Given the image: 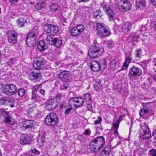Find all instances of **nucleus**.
<instances>
[{
    "label": "nucleus",
    "mask_w": 156,
    "mask_h": 156,
    "mask_svg": "<svg viewBox=\"0 0 156 156\" xmlns=\"http://www.w3.org/2000/svg\"><path fill=\"white\" fill-rule=\"evenodd\" d=\"M34 124V121L32 120H27L23 121L22 123L23 127L26 129L31 127Z\"/></svg>",
    "instance_id": "30"
},
{
    "label": "nucleus",
    "mask_w": 156,
    "mask_h": 156,
    "mask_svg": "<svg viewBox=\"0 0 156 156\" xmlns=\"http://www.w3.org/2000/svg\"><path fill=\"white\" fill-rule=\"evenodd\" d=\"M132 58L131 54L130 53H126L125 55V61L122 65L121 69L122 70L127 69L129 64L131 62Z\"/></svg>",
    "instance_id": "12"
},
{
    "label": "nucleus",
    "mask_w": 156,
    "mask_h": 156,
    "mask_svg": "<svg viewBox=\"0 0 156 156\" xmlns=\"http://www.w3.org/2000/svg\"><path fill=\"white\" fill-rule=\"evenodd\" d=\"M41 77V74L39 71L37 72L34 71L30 73L29 77L31 80H36L39 79Z\"/></svg>",
    "instance_id": "22"
},
{
    "label": "nucleus",
    "mask_w": 156,
    "mask_h": 156,
    "mask_svg": "<svg viewBox=\"0 0 156 156\" xmlns=\"http://www.w3.org/2000/svg\"><path fill=\"white\" fill-rule=\"evenodd\" d=\"M17 34L15 31H10L8 34V41L10 43L15 44L16 43Z\"/></svg>",
    "instance_id": "13"
},
{
    "label": "nucleus",
    "mask_w": 156,
    "mask_h": 156,
    "mask_svg": "<svg viewBox=\"0 0 156 156\" xmlns=\"http://www.w3.org/2000/svg\"><path fill=\"white\" fill-rule=\"evenodd\" d=\"M53 35L52 34H47L46 37V40L50 44H53V41L54 38L53 37Z\"/></svg>",
    "instance_id": "37"
},
{
    "label": "nucleus",
    "mask_w": 156,
    "mask_h": 156,
    "mask_svg": "<svg viewBox=\"0 0 156 156\" xmlns=\"http://www.w3.org/2000/svg\"><path fill=\"white\" fill-rule=\"evenodd\" d=\"M51 10L53 12H56L60 10V8L57 4L53 3L50 6Z\"/></svg>",
    "instance_id": "39"
},
{
    "label": "nucleus",
    "mask_w": 156,
    "mask_h": 156,
    "mask_svg": "<svg viewBox=\"0 0 156 156\" xmlns=\"http://www.w3.org/2000/svg\"><path fill=\"white\" fill-rule=\"evenodd\" d=\"M116 60L115 59L112 60L110 63V68L111 69H114L116 66Z\"/></svg>",
    "instance_id": "47"
},
{
    "label": "nucleus",
    "mask_w": 156,
    "mask_h": 156,
    "mask_svg": "<svg viewBox=\"0 0 156 156\" xmlns=\"http://www.w3.org/2000/svg\"><path fill=\"white\" fill-rule=\"evenodd\" d=\"M142 51L141 49L138 48L135 52V56L136 58H140L142 55Z\"/></svg>",
    "instance_id": "41"
},
{
    "label": "nucleus",
    "mask_w": 156,
    "mask_h": 156,
    "mask_svg": "<svg viewBox=\"0 0 156 156\" xmlns=\"http://www.w3.org/2000/svg\"><path fill=\"white\" fill-rule=\"evenodd\" d=\"M58 121V117L54 113H50L46 117L45 119V122L47 125L53 127H55L57 125Z\"/></svg>",
    "instance_id": "5"
},
{
    "label": "nucleus",
    "mask_w": 156,
    "mask_h": 156,
    "mask_svg": "<svg viewBox=\"0 0 156 156\" xmlns=\"http://www.w3.org/2000/svg\"><path fill=\"white\" fill-rule=\"evenodd\" d=\"M132 24L130 23H126L122 27V31L124 33H126L130 30Z\"/></svg>",
    "instance_id": "24"
},
{
    "label": "nucleus",
    "mask_w": 156,
    "mask_h": 156,
    "mask_svg": "<svg viewBox=\"0 0 156 156\" xmlns=\"http://www.w3.org/2000/svg\"><path fill=\"white\" fill-rule=\"evenodd\" d=\"M153 135L154 136V138L156 139V129H155L153 132Z\"/></svg>",
    "instance_id": "64"
},
{
    "label": "nucleus",
    "mask_w": 156,
    "mask_h": 156,
    "mask_svg": "<svg viewBox=\"0 0 156 156\" xmlns=\"http://www.w3.org/2000/svg\"><path fill=\"white\" fill-rule=\"evenodd\" d=\"M5 122L10 125H12L15 122L14 120L10 116L7 115L5 117Z\"/></svg>",
    "instance_id": "36"
},
{
    "label": "nucleus",
    "mask_w": 156,
    "mask_h": 156,
    "mask_svg": "<svg viewBox=\"0 0 156 156\" xmlns=\"http://www.w3.org/2000/svg\"><path fill=\"white\" fill-rule=\"evenodd\" d=\"M10 101L11 99L9 97H5L0 98V105H7Z\"/></svg>",
    "instance_id": "34"
},
{
    "label": "nucleus",
    "mask_w": 156,
    "mask_h": 156,
    "mask_svg": "<svg viewBox=\"0 0 156 156\" xmlns=\"http://www.w3.org/2000/svg\"><path fill=\"white\" fill-rule=\"evenodd\" d=\"M100 13V11L99 10L96 11L94 13V16L97 18L99 15Z\"/></svg>",
    "instance_id": "59"
},
{
    "label": "nucleus",
    "mask_w": 156,
    "mask_h": 156,
    "mask_svg": "<svg viewBox=\"0 0 156 156\" xmlns=\"http://www.w3.org/2000/svg\"><path fill=\"white\" fill-rule=\"evenodd\" d=\"M45 105V108L49 110H51L57 106V104L52 99L46 102Z\"/></svg>",
    "instance_id": "18"
},
{
    "label": "nucleus",
    "mask_w": 156,
    "mask_h": 156,
    "mask_svg": "<svg viewBox=\"0 0 156 156\" xmlns=\"http://www.w3.org/2000/svg\"><path fill=\"white\" fill-rule=\"evenodd\" d=\"M45 43L43 40H41L39 41L37 47L39 51H44L47 48V47L45 45Z\"/></svg>",
    "instance_id": "28"
},
{
    "label": "nucleus",
    "mask_w": 156,
    "mask_h": 156,
    "mask_svg": "<svg viewBox=\"0 0 156 156\" xmlns=\"http://www.w3.org/2000/svg\"><path fill=\"white\" fill-rule=\"evenodd\" d=\"M61 94H58L56 95V97L52 99L56 104H57V105H58V104L61 101Z\"/></svg>",
    "instance_id": "40"
},
{
    "label": "nucleus",
    "mask_w": 156,
    "mask_h": 156,
    "mask_svg": "<svg viewBox=\"0 0 156 156\" xmlns=\"http://www.w3.org/2000/svg\"><path fill=\"white\" fill-rule=\"evenodd\" d=\"M60 79L63 82H66L71 78V75L67 71H63L60 72L58 75Z\"/></svg>",
    "instance_id": "14"
},
{
    "label": "nucleus",
    "mask_w": 156,
    "mask_h": 156,
    "mask_svg": "<svg viewBox=\"0 0 156 156\" xmlns=\"http://www.w3.org/2000/svg\"><path fill=\"white\" fill-rule=\"evenodd\" d=\"M38 33V28L37 27L35 26L30 32L27 36L32 38H34V40H36Z\"/></svg>",
    "instance_id": "15"
},
{
    "label": "nucleus",
    "mask_w": 156,
    "mask_h": 156,
    "mask_svg": "<svg viewBox=\"0 0 156 156\" xmlns=\"http://www.w3.org/2000/svg\"><path fill=\"white\" fill-rule=\"evenodd\" d=\"M0 112L5 117L8 115L7 113L6 112L4 109H0Z\"/></svg>",
    "instance_id": "50"
},
{
    "label": "nucleus",
    "mask_w": 156,
    "mask_h": 156,
    "mask_svg": "<svg viewBox=\"0 0 156 156\" xmlns=\"http://www.w3.org/2000/svg\"><path fill=\"white\" fill-rule=\"evenodd\" d=\"M149 156H156V151L152 149L149 151Z\"/></svg>",
    "instance_id": "49"
},
{
    "label": "nucleus",
    "mask_w": 156,
    "mask_h": 156,
    "mask_svg": "<svg viewBox=\"0 0 156 156\" xmlns=\"http://www.w3.org/2000/svg\"><path fill=\"white\" fill-rule=\"evenodd\" d=\"M72 110V108H68L66 109L65 111V114L66 115H68L69 114V112L71 111Z\"/></svg>",
    "instance_id": "57"
},
{
    "label": "nucleus",
    "mask_w": 156,
    "mask_h": 156,
    "mask_svg": "<svg viewBox=\"0 0 156 156\" xmlns=\"http://www.w3.org/2000/svg\"><path fill=\"white\" fill-rule=\"evenodd\" d=\"M91 131L89 129H86L84 132V134L86 135H89L90 134Z\"/></svg>",
    "instance_id": "58"
},
{
    "label": "nucleus",
    "mask_w": 156,
    "mask_h": 156,
    "mask_svg": "<svg viewBox=\"0 0 156 156\" xmlns=\"http://www.w3.org/2000/svg\"><path fill=\"white\" fill-rule=\"evenodd\" d=\"M39 92L43 96H44L45 94V90H44L41 89H39Z\"/></svg>",
    "instance_id": "60"
},
{
    "label": "nucleus",
    "mask_w": 156,
    "mask_h": 156,
    "mask_svg": "<svg viewBox=\"0 0 156 156\" xmlns=\"http://www.w3.org/2000/svg\"><path fill=\"white\" fill-rule=\"evenodd\" d=\"M85 29V27L83 25L80 24L73 28L70 32L72 36L76 37L82 34Z\"/></svg>",
    "instance_id": "8"
},
{
    "label": "nucleus",
    "mask_w": 156,
    "mask_h": 156,
    "mask_svg": "<svg viewBox=\"0 0 156 156\" xmlns=\"http://www.w3.org/2000/svg\"><path fill=\"white\" fill-rule=\"evenodd\" d=\"M40 87V85H37L34 86V89L32 91H34L35 93L37 92V90L39 89Z\"/></svg>",
    "instance_id": "54"
},
{
    "label": "nucleus",
    "mask_w": 156,
    "mask_h": 156,
    "mask_svg": "<svg viewBox=\"0 0 156 156\" xmlns=\"http://www.w3.org/2000/svg\"><path fill=\"white\" fill-rule=\"evenodd\" d=\"M149 112V110L148 109H141L139 114L140 116H143L147 115Z\"/></svg>",
    "instance_id": "44"
},
{
    "label": "nucleus",
    "mask_w": 156,
    "mask_h": 156,
    "mask_svg": "<svg viewBox=\"0 0 156 156\" xmlns=\"http://www.w3.org/2000/svg\"><path fill=\"white\" fill-rule=\"evenodd\" d=\"M104 51L103 48L99 45L96 44L90 47L88 50V55L91 58H96L101 55Z\"/></svg>",
    "instance_id": "1"
},
{
    "label": "nucleus",
    "mask_w": 156,
    "mask_h": 156,
    "mask_svg": "<svg viewBox=\"0 0 156 156\" xmlns=\"http://www.w3.org/2000/svg\"><path fill=\"white\" fill-rule=\"evenodd\" d=\"M142 73L141 69L134 66L129 69L128 76L130 79L134 80L136 77L140 76Z\"/></svg>",
    "instance_id": "6"
},
{
    "label": "nucleus",
    "mask_w": 156,
    "mask_h": 156,
    "mask_svg": "<svg viewBox=\"0 0 156 156\" xmlns=\"http://www.w3.org/2000/svg\"><path fill=\"white\" fill-rule=\"evenodd\" d=\"M139 132L140 133V138L142 140L147 139L151 136V133L149 128L145 122L140 124Z\"/></svg>",
    "instance_id": "2"
},
{
    "label": "nucleus",
    "mask_w": 156,
    "mask_h": 156,
    "mask_svg": "<svg viewBox=\"0 0 156 156\" xmlns=\"http://www.w3.org/2000/svg\"><path fill=\"white\" fill-rule=\"evenodd\" d=\"M107 47L109 48H112L114 45V43L113 41V40H111L108 41H107Z\"/></svg>",
    "instance_id": "46"
},
{
    "label": "nucleus",
    "mask_w": 156,
    "mask_h": 156,
    "mask_svg": "<svg viewBox=\"0 0 156 156\" xmlns=\"http://www.w3.org/2000/svg\"><path fill=\"white\" fill-rule=\"evenodd\" d=\"M99 65L100 66V69L102 70H104L106 68L107 66V62L105 59H101L99 61Z\"/></svg>",
    "instance_id": "35"
},
{
    "label": "nucleus",
    "mask_w": 156,
    "mask_h": 156,
    "mask_svg": "<svg viewBox=\"0 0 156 156\" xmlns=\"http://www.w3.org/2000/svg\"><path fill=\"white\" fill-rule=\"evenodd\" d=\"M45 5V3L44 2H42L41 3H38L36 4L35 5V8L38 10H41L42 8Z\"/></svg>",
    "instance_id": "42"
},
{
    "label": "nucleus",
    "mask_w": 156,
    "mask_h": 156,
    "mask_svg": "<svg viewBox=\"0 0 156 156\" xmlns=\"http://www.w3.org/2000/svg\"><path fill=\"white\" fill-rule=\"evenodd\" d=\"M26 22V21L23 18H20L17 20V24L20 27H22L24 26Z\"/></svg>",
    "instance_id": "38"
},
{
    "label": "nucleus",
    "mask_w": 156,
    "mask_h": 156,
    "mask_svg": "<svg viewBox=\"0 0 156 156\" xmlns=\"http://www.w3.org/2000/svg\"><path fill=\"white\" fill-rule=\"evenodd\" d=\"M45 61L42 58H38L34 63V67L35 69H40L44 68Z\"/></svg>",
    "instance_id": "11"
},
{
    "label": "nucleus",
    "mask_w": 156,
    "mask_h": 156,
    "mask_svg": "<svg viewBox=\"0 0 156 156\" xmlns=\"http://www.w3.org/2000/svg\"><path fill=\"white\" fill-rule=\"evenodd\" d=\"M90 68L94 72H98L100 69L98 62L94 60H92L91 62Z\"/></svg>",
    "instance_id": "20"
},
{
    "label": "nucleus",
    "mask_w": 156,
    "mask_h": 156,
    "mask_svg": "<svg viewBox=\"0 0 156 156\" xmlns=\"http://www.w3.org/2000/svg\"><path fill=\"white\" fill-rule=\"evenodd\" d=\"M31 140L30 136L23 134L20 137V143L22 144H28Z\"/></svg>",
    "instance_id": "16"
},
{
    "label": "nucleus",
    "mask_w": 156,
    "mask_h": 156,
    "mask_svg": "<svg viewBox=\"0 0 156 156\" xmlns=\"http://www.w3.org/2000/svg\"><path fill=\"white\" fill-rule=\"evenodd\" d=\"M153 65L154 67L156 68V58H154L152 61Z\"/></svg>",
    "instance_id": "62"
},
{
    "label": "nucleus",
    "mask_w": 156,
    "mask_h": 156,
    "mask_svg": "<svg viewBox=\"0 0 156 156\" xmlns=\"http://www.w3.org/2000/svg\"><path fill=\"white\" fill-rule=\"evenodd\" d=\"M90 148L91 151L95 152L98 151L101 148L94 140L91 142L90 144Z\"/></svg>",
    "instance_id": "23"
},
{
    "label": "nucleus",
    "mask_w": 156,
    "mask_h": 156,
    "mask_svg": "<svg viewBox=\"0 0 156 156\" xmlns=\"http://www.w3.org/2000/svg\"><path fill=\"white\" fill-rule=\"evenodd\" d=\"M62 41L61 37H55L52 45H54L57 48L60 47L62 45Z\"/></svg>",
    "instance_id": "27"
},
{
    "label": "nucleus",
    "mask_w": 156,
    "mask_h": 156,
    "mask_svg": "<svg viewBox=\"0 0 156 156\" xmlns=\"http://www.w3.org/2000/svg\"><path fill=\"white\" fill-rule=\"evenodd\" d=\"M45 133H40L37 137V142L39 146L41 147L44 146L45 141Z\"/></svg>",
    "instance_id": "17"
},
{
    "label": "nucleus",
    "mask_w": 156,
    "mask_h": 156,
    "mask_svg": "<svg viewBox=\"0 0 156 156\" xmlns=\"http://www.w3.org/2000/svg\"><path fill=\"white\" fill-rule=\"evenodd\" d=\"M92 102L90 103L87 102V107L88 110L90 111H92V106L91 105Z\"/></svg>",
    "instance_id": "52"
},
{
    "label": "nucleus",
    "mask_w": 156,
    "mask_h": 156,
    "mask_svg": "<svg viewBox=\"0 0 156 156\" xmlns=\"http://www.w3.org/2000/svg\"><path fill=\"white\" fill-rule=\"evenodd\" d=\"M3 93L9 96L16 94L17 90L16 86L12 84H7L4 85L2 88Z\"/></svg>",
    "instance_id": "3"
},
{
    "label": "nucleus",
    "mask_w": 156,
    "mask_h": 156,
    "mask_svg": "<svg viewBox=\"0 0 156 156\" xmlns=\"http://www.w3.org/2000/svg\"><path fill=\"white\" fill-rule=\"evenodd\" d=\"M84 102V100L82 98H72L69 101V104L70 105H76L79 107L83 105Z\"/></svg>",
    "instance_id": "9"
},
{
    "label": "nucleus",
    "mask_w": 156,
    "mask_h": 156,
    "mask_svg": "<svg viewBox=\"0 0 156 156\" xmlns=\"http://www.w3.org/2000/svg\"><path fill=\"white\" fill-rule=\"evenodd\" d=\"M151 26L152 28L155 29L156 30V21L151 23Z\"/></svg>",
    "instance_id": "56"
},
{
    "label": "nucleus",
    "mask_w": 156,
    "mask_h": 156,
    "mask_svg": "<svg viewBox=\"0 0 156 156\" xmlns=\"http://www.w3.org/2000/svg\"><path fill=\"white\" fill-rule=\"evenodd\" d=\"M15 61L16 60L15 58H12L9 60L7 62V64L11 66L15 64Z\"/></svg>",
    "instance_id": "48"
},
{
    "label": "nucleus",
    "mask_w": 156,
    "mask_h": 156,
    "mask_svg": "<svg viewBox=\"0 0 156 156\" xmlns=\"http://www.w3.org/2000/svg\"><path fill=\"white\" fill-rule=\"evenodd\" d=\"M105 82L104 79L100 80L99 82H97L94 85V88L97 91L101 90L104 86V84Z\"/></svg>",
    "instance_id": "19"
},
{
    "label": "nucleus",
    "mask_w": 156,
    "mask_h": 156,
    "mask_svg": "<svg viewBox=\"0 0 156 156\" xmlns=\"http://www.w3.org/2000/svg\"><path fill=\"white\" fill-rule=\"evenodd\" d=\"M26 93L25 90L23 88H21L18 91V95L20 97H22Z\"/></svg>",
    "instance_id": "45"
},
{
    "label": "nucleus",
    "mask_w": 156,
    "mask_h": 156,
    "mask_svg": "<svg viewBox=\"0 0 156 156\" xmlns=\"http://www.w3.org/2000/svg\"><path fill=\"white\" fill-rule=\"evenodd\" d=\"M84 99L86 103H89L92 102L91 97L89 93H87L85 94Z\"/></svg>",
    "instance_id": "43"
},
{
    "label": "nucleus",
    "mask_w": 156,
    "mask_h": 156,
    "mask_svg": "<svg viewBox=\"0 0 156 156\" xmlns=\"http://www.w3.org/2000/svg\"><path fill=\"white\" fill-rule=\"evenodd\" d=\"M136 38V37L134 36H132V35H130L129 37L128 40L130 41L133 42L134 41Z\"/></svg>",
    "instance_id": "51"
},
{
    "label": "nucleus",
    "mask_w": 156,
    "mask_h": 156,
    "mask_svg": "<svg viewBox=\"0 0 156 156\" xmlns=\"http://www.w3.org/2000/svg\"><path fill=\"white\" fill-rule=\"evenodd\" d=\"M145 4L146 2L144 1H136L135 4L136 9H140V10L143 9L145 8Z\"/></svg>",
    "instance_id": "29"
},
{
    "label": "nucleus",
    "mask_w": 156,
    "mask_h": 156,
    "mask_svg": "<svg viewBox=\"0 0 156 156\" xmlns=\"http://www.w3.org/2000/svg\"><path fill=\"white\" fill-rule=\"evenodd\" d=\"M121 2V6L125 11H127L130 9L131 4L128 1L125 0L122 2Z\"/></svg>",
    "instance_id": "25"
},
{
    "label": "nucleus",
    "mask_w": 156,
    "mask_h": 156,
    "mask_svg": "<svg viewBox=\"0 0 156 156\" xmlns=\"http://www.w3.org/2000/svg\"><path fill=\"white\" fill-rule=\"evenodd\" d=\"M111 150V146L110 145H107L102 151L101 156H108L110 153Z\"/></svg>",
    "instance_id": "26"
},
{
    "label": "nucleus",
    "mask_w": 156,
    "mask_h": 156,
    "mask_svg": "<svg viewBox=\"0 0 156 156\" xmlns=\"http://www.w3.org/2000/svg\"><path fill=\"white\" fill-rule=\"evenodd\" d=\"M120 122V121L119 120L116 121L113 124V129L114 130V133L116 135V136L118 135V128L119 124Z\"/></svg>",
    "instance_id": "33"
},
{
    "label": "nucleus",
    "mask_w": 156,
    "mask_h": 156,
    "mask_svg": "<svg viewBox=\"0 0 156 156\" xmlns=\"http://www.w3.org/2000/svg\"><path fill=\"white\" fill-rule=\"evenodd\" d=\"M36 40H34V38L27 36L26 40V44L29 47H32L33 46Z\"/></svg>",
    "instance_id": "31"
},
{
    "label": "nucleus",
    "mask_w": 156,
    "mask_h": 156,
    "mask_svg": "<svg viewBox=\"0 0 156 156\" xmlns=\"http://www.w3.org/2000/svg\"><path fill=\"white\" fill-rule=\"evenodd\" d=\"M101 120L102 119L101 117L98 116V120L95 121H94V123L96 124H100L101 122Z\"/></svg>",
    "instance_id": "53"
},
{
    "label": "nucleus",
    "mask_w": 156,
    "mask_h": 156,
    "mask_svg": "<svg viewBox=\"0 0 156 156\" xmlns=\"http://www.w3.org/2000/svg\"><path fill=\"white\" fill-rule=\"evenodd\" d=\"M103 9L106 14L108 16L110 21H114L115 19V14L112 9L111 8L110 6L108 5H103Z\"/></svg>",
    "instance_id": "10"
},
{
    "label": "nucleus",
    "mask_w": 156,
    "mask_h": 156,
    "mask_svg": "<svg viewBox=\"0 0 156 156\" xmlns=\"http://www.w3.org/2000/svg\"><path fill=\"white\" fill-rule=\"evenodd\" d=\"M31 99L35 102H38L41 100L40 97L34 91L32 92Z\"/></svg>",
    "instance_id": "32"
},
{
    "label": "nucleus",
    "mask_w": 156,
    "mask_h": 156,
    "mask_svg": "<svg viewBox=\"0 0 156 156\" xmlns=\"http://www.w3.org/2000/svg\"><path fill=\"white\" fill-rule=\"evenodd\" d=\"M59 31V28L51 24H48L44 26V31L48 34L55 35L57 34Z\"/></svg>",
    "instance_id": "7"
},
{
    "label": "nucleus",
    "mask_w": 156,
    "mask_h": 156,
    "mask_svg": "<svg viewBox=\"0 0 156 156\" xmlns=\"http://www.w3.org/2000/svg\"><path fill=\"white\" fill-rule=\"evenodd\" d=\"M101 148L105 143V140L103 136L98 137L93 140Z\"/></svg>",
    "instance_id": "21"
},
{
    "label": "nucleus",
    "mask_w": 156,
    "mask_h": 156,
    "mask_svg": "<svg viewBox=\"0 0 156 156\" xmlns=\"http://www.w3.org/2000/svg\"><path fill=\"white\" fill-rule=\"evenodd\" d=\"M20 0H9L12 4L15 5L16 3L17 2Z\"/></svg>",
    "instance_id": "61"
},
{
    "label": "nucleus",
    "mask_w": 156,
    "mask_h": 156,
    "mask_svg": "<svg viewBox=\"0 0 156 156\" xmlns=\"http://www.w3.org/2000/svg\"><path fill=\"white\" fill-rule=\"evenodd\" d=\"M31 151L33 153L36 155L39 154L40 153L39 151L35 149H33Z\"/></svg>",
    "instance_id": "55"
},
{
    "label": "nucleus",
    "mask_w": 156,
    "mask_h": 156,
    "mask_svg": "<svg viewBox=\"0 0 156 156\" xmlns=\"http://www.w3.org/2000/svg\"><path fill=\"white\" fill-rule=\"evenodd\" d=\"M96 30L98 34L100 37H105L109 36L111 34L108 27L102 23L97 24Z\"/></svg>",
    "instance_id": "4"
},
{
    "label": "nucleus",
    "mask_w": 156,
    "mask_h": 156,
    "mask_svg": "<svg viewBox=\"0 0 156 156\" xmlns=\"http://www.w3.org/2000/svg\"><path fill=\"white\" fill-rule=\"evenodd\" d=\"M151 2L153 5H156V0H151Z\"/></svg>",
    "instance_id": "63"
}]
</instances>
